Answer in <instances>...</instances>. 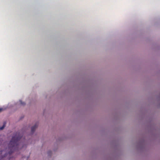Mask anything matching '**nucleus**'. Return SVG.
Masks as SVG:
<instances>
[{
	"label": "nucleus",
	"instance_id": "nucleus-1",
	"mask_svg": "<svg viewBox=\"0 0 160 160\" xmlns=\"http://www.w3.org/2000/svg\"><path fill=\"white\" fill-rule=\"evenodd\" d=\"M17 104L21 106L24 107L26 105V102L22 99H19L17 102Z\"/></svg>",
	"mask_w": 160,
	"mask_h": 160
},
{
	"label": "nucleus",
	"instance_id": "nucleus-2",
	"mask_svg": "<svg viewBox=\"0 0 160 160\" xmlns=\"http://www.w3.org/2000/svg\"><path fill=\"white\" fill-rule=\"evenodd\" d=\"M38 127V125L37 124H35L31 128V133L32 134L34 132L36 129Z\"/></svg>",
	"mask_w": 160,
	"mask_h": 160
},
{
	"label": "nucleus",
	"instance_id": "nucleus-3",
	"mask_svg": "<svg viewBox=\"0 0 160 160\" xmlns=\"http://www.w3.org/2000/svg\"><path fill=\"white\" fill-rule=\"evenodd\" d=\"M6 122H3L2 123V126L1 127V130L3 129L6 126Z\"/></svg>",
	"mask_w": 160,
	"mask_h": 160
}]
</instances>
